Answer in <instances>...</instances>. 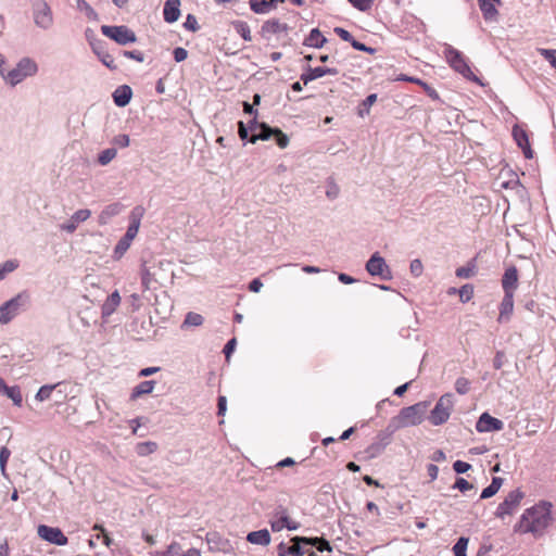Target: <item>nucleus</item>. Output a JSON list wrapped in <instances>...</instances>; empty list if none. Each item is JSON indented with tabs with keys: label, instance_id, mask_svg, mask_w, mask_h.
<instances>
[{
	"label": "nucleus",
	"instance_id": "obj_1",
	"mask_svg": "<svg viewBox=\"0 0 556 556\" xmlns=\"http://www.w3.org/2000/svg\"><path fill=\"white\" fill-rule=\"evenodd\" d=\"M552 521V504L542 502L525 510L518 523L521 532L541 535Z\"/></svg>",
	"mask_w": 556,
	"mask_h": 556
},
{
	"label": "nucleus",
	"instance_id": "obj_2",
	"mask_svg": "<svg viewBox=\"0 0 556 556\" xmlns=\"http://www.w3.org/2000/svg\"><path fill=\"white\" fill-rule=\"evenodd\" d=\"M428 402H419L401 409L397 416L393 417L388 427L389 432H395L400 428L420 425L428 409Z\"/></svg>",
	"mask_w": 556,
	"mask_h": 556
},
{
	"label": "nucleus",
	"instance_id": "obj_3",
	"mask_svg": "<svg viewBox=\"0 0 556 556\" xmlns=\"http://www.w3.org/2000/svg\"><path fill=\"white\" fill-rule=\"evenodd\" d=\"M38 71L37 62L29 56H24L18 60L15 67L10 71L4 70L1 77L7 85L15 87L26 78L37 75Z\"/></svg>",
	"mask_w": 556,
	"mask_h": 556
},
{
	"label": "nucleus",
	"instance_id": "obj_4",
	"mask_svg": "<svg viewBox=\"0 0 556 556\" xmlns=\"http://www.w3.org/2000/svg\"><path fill=\"white\" fill-rule=\"evenodd\" d=\"M29 305L30 294L27 291L18 292L0 305V325H8L22 312L27 311Z\"/></svg>",
	"mask_w": 556,
	"mask_h": 556
},
{
	"label": "nucleus",
	"instance_id": "obj_5",
	"mask_svg": "<svg viewBox=\"0 0 556 556\" xmlns=\"http://www.w3.org/2000/svg\"><path fill=\"white\" fill-rule=\"evenodd\" d=\"M444 56L450 66L465 78L473 81H478L477 76L470 70L465 56L460 51L453 48L451 45H444Z\"/></svg>",
	"mask_w": 556,
	"mask_h": 556
},
{
	"label": "nucleus",
	"instance_id": "obj_6",
	"mask_svg": "<svg viewBox=\"0 0 556 556\" xmlns=\"http://www.w3.org/2000/svg\"><path fill=\"white\" fill-rule=\"evenodd\" d=\"M31 14L35 26L42 30H49L54 25L52 9L46 0H33Z\"/></svg>",
	"mask_w": 556,
	"mask_h": 556
},
{
	"label": "nucleus",
	"instance_id": "obj_7",
	"mask_svg": "<svg viewBox=\"0 0 556 556\" xmlns=\"http://www.w3.org/2000/svg\"><path fill=\"white\" fill-rule=\"evenodd\" d=\"M454 407V396L451 393L442 395L437 402L433 409L430 412L429 421L433 426H440L445 424Z\"/></svg>",
	"mask_w": 556,
	"mask_h": 556
},
{
	"label": "nucleus",
	"instance_id": "obj_8",
	"mask_svg": "<svg viewBox=\"0 0 556 556\" xmlns=\"http://www.w3.org/2000/svg\"><path fill=\"white\" fill-rule=\"evenodd\" d=\"M101 31L104 36L109 37L110 39L114 40L118 45L125 46L128 43L136 42L137 37L136 34L129 29L127 26L121 25V26H109L103 25L101 27Z\"/></svg>",
	"mask_w": 556,
	"mask_h": 556
},
{
	"label": "nucleus",
	"instance_id": "obj_9",
	"mask_svg": "<svg viewBox=\"0 0 556 556\" xmlns=\"http://www.w3.org/2000/svg\"><path fill=\"white\" fill-rule=\"evenodd\" d=\"M270 138H275L278 147L281 149L287 148L289 144V138L286 134L278 128L269 127L265 123H262L260 130L251 136L250 142L255 143L257 140H269Z\"/></svg>",
	"mask_w": 556,
	"mask_h": 556
},
{
	"label": "nucleus",
	"instance_id": "obj_10",
	"mask_svg": "<svg viewBox=\"0 0 556 556\" xmlns=\"http://www.w3.org/2000/svg\"><path fill=\"white\" fill-rule=\"evenodd\" d=\"M366 270L370 276H378L384 280L392 278L391 269L386 263V260L378 253L375 252L367 261Z\"/></svg>",
	"mask_w": 556,
	"mask_h": 556
},
{
	"label": "nucleus",
	"instance_id": "obj_11",
	"mask_svg": "<svg viewBox=\"0 0 556 556\" xmlns=\"http://www.w3.org/2000/svg\"><path fill=\"white\" fill-rule=\"evenodd\" d=\"M270 528L274 532H279L285 528L294 531L300 528V523L290 519L286 508L280 506L276 509L274 518L270 520Z\"/></svg>",
	"mask_w": 556,
	"mask_h": 556
},
{
	"label": "nucleus",
	"instance_id": "obj_12",
	"mask_svg": "<svg viewBox=\"0 0 556 556\" xmlns=\"http://www.w3.org/2000/svg\"><path fill=\"white\" fill-rule=\"evenodd\" d=\"M522 498V493L519 490H514L507 494L505 500L497 506L495 515L504 518L506 515H511L518 507Z\"/></svg>",
	"mask_w": 556,
	"mask_h": 556
},
{
	"label": "nucleus",
	"instance_id": "obj_13",
	"mask_svg": "<svg viewBox=\"0 0 556 556\" xmlns=\"http://www.w3.org/2000/svg\"><path fill=\"white\" fill-rule=\"evenodd\" d=\"M38 535L52 544L63 546L67 544V538L64 535V533L59 528L49 527L46 525H40L38 527Z\"/></svg>",
	"mask_w": 556,
	"mask_h": 556
},
{
	"label": "nucleus",
	"instance_id": "obj_14",
	"mask_svg": "<svg viewBox=\"0 0 556 556\" xmlns=\"http://www.w3.org/2000/svg\"><path fill=\"white\" fill-rule=\"evenodd\" d=\"M393 432H389L388 427L377 435V441L372 442L367 448L366 453L370 458L380 455L383 450L390 444Z\"/></svg>",
	"mask_w": 556,
	"mask_h": 556
},
{
	"label": "nucleus",
	"instance_id": "obj_15",
	"mask_svg": "<svg viewBox=\"0 0 556 556\" xmlns=\"http://www.w3.org/2000/svg\"><path fill=\"white\" fill-rule=\"evenodd\" d=\"M503 428V421L495 417H492L489 413H483L476 424V429L480 433L501 431Z\"/></svg>",
	"mask_w": 556,
	"mask_h": 556
},
{
	"label": "nucleus",
	"instance_id": "obj_16",
	"mask_svg": "<svg viewBox=\"0 0 556 556\" xmlns=\"http://www.w3.org/2000/svg\"><path fill=\"white\" fill-rule=\"evenodd\" d=\"M91 216V211L83 208L76 211L66 223L60 225V229L67 233H73L80 223L86 222Z\"/></svg>",
	"mask_w": 556,
	"mask_h": 556
},
{
	"label": "nucleus",
	"instance_id": "obj_17",
	"mask_svg": "<svg viewBox=\"0 0 556 556\" xmlns=\"http://www.w3.org/2000/svg\"><path fill=\"white\" fill-rule=\"evenodd\" d=\"M144 210L141 206L135 207L129 215V225L127 227L124 238L132 241L137 236L143 216Z\"/></svg>",
	"mask_w": 556,
	"mask_h": 556
},
{
	"label": "nucleus",
	"instance_id": "obj_18",
	"mask_svg": "<svg viewBox=\"0 0 556 556\" xmlns=\"http://www.w3.org/2000/svg\"><path fill=\"white\" fill-rule=\"evenodd\" d=\"M513 137L517 146L522 149L526 159H531L533 156V152L531 150L526 130L520 126L515 125L513 127Z\"/></svg>",
	"mask_w": 556,
	"mask_h": 556
},
{
	"label": "nucleus",
	"instance_id": "obj_19",
	"mask_svg": "<svg viewBox=\"0 0 556 556\" xmlns=\"http://www.w3.org/2000/svg\"><path fill=\"white\" fill-rule=\"evenodd\" d=\"M338 73V70L334 67H308L307 72L301 75V80L304 85H307L309 81L324 77L325 75H337Z\"/></svg>",
	"mask_w": 556,
	"mask_h": 556
},
{
	"label": "nucleus",
	"instance_id": "obj_20",
	"mask_svg": "<svg viewBox=\"0 0 556 556\" xmlns=\"http://www.w3.org/2000/svg\"><path fill=\"white\" fill-rule=\"evenodd\" d=\"M291 542L293 543L291 546L287 545L286 543L281 542L277 546V554L278 556H304L306 554V551L303 548L302 545H304L303 542H296L295 536L291 539Z\"/></svg>",
	"mask_w": 556,
	"mask_h": 556
},
{
	"label": "nucleus",
	"instance_id": "obj_21",
	"mask_svg": "<svg viewBox=\"0 0 556 556\" xmlns=\"http://www.w3.org/2000/svg\"><path fill=\"white\" fill-rule=\"evenodd\" d=\"M501 0H478L479 8L482 15L488 22H495L498 17V11L496 4H500Z\"/></svg>",
	"mask_w": 556,
	"mask_h": 556
},
{
	"label": "nucleus",
	"instance_id": "obj_22",
	"mask_svg": "<svg viewBox=\"0 0 556 556\" xmlns=\"http://www.w3.org/2000/svg\"><path fill=\"white\" fill-rule=\"evenodd\" d=\"M518 285V270L515 266L507 268L502 278L504 293H514Z\"/></svg>",
	"mask_w": 556,
	"mask_h": 556
},
{
	"label": "nucleus",
	"instance_id": "obj_23",
	"mask_svg": "<svg viewBox=\"0 0 556 556\" xmlns=\"http://www.w3.org/2000/svg\"><path fill=\"white\" fill-rule=\"evenodd\" d=\"M289 26L286 23L279 22V20L273 18L264 22L261 28V35L264 38H269L270 35L278 33H287Z\"/></svg>",
	"mask_w": 556,
	"mask_h": 556
},
{
	"label": "nucleus",
	"instance_id": "obj_24",
	"mask_svg": "<svg viewBox=\"0 0 556 556\" xmlns=\"http://www.w3.org/2000/svg\"><path fill=\"white\" fill-rule=\"evenodd\" d=\"M180 0H166L163 9V16L165 22L174 23L180 16Z\"/></svg>",
	"mask_w": 556,
	"mask_h": 556
},
{
	"label": "nucleus",
	"instance_id": "obj_25",
	"mask_svg": "<svg viewBox=\"0 0 556 556\" xmlns=\"http://www.w3.org/2000/svg\"><path fill=\"white\" fill-rule=\"evenodd\" d=\"M112 97L117 106L124 108L130 102L132 90L129 86L122 85L114 90Z\"/></svg>",
	"mask_w": 556,
	"mask_h": 556
},
{
	"label": "nucleus",
	"instance_id": "obj_26",
	"mask_svg": "<svg viewBox=\"0 0 556 556\" xmlns=\"http://www.w3.org/2000/svg\"><path fill=\"white\" fill-rule=\"evenodd\" d=\"M514 311V293H504L503 300L500 305L498 321L509 320Z\"/></svg>",
	"mask_w": 556,
	"mask_h": 556
},
{
	"label": "nucleus",
	"instance_id": "obj_27",
	"mask_svg": "<svg viewBox=\"0 0 556 556\" xmlns=\"http://www.w3.org/2000/svg\"><path fill=\"white\" fill-rule=\"evenodd\" d=\"M123 204L118 202L106 205L99 214V224L106 225L114 216H117L123 211Z\"/></svg>",
	"mask_w": 556,
	"mask_h": 556
},
{
	"label": "nucleus",
	"instance_id": "obj_28",
	"mask_svg": "<svg viewBox=\"0 0 556 556\" xmlns=\"http://www.w3.org/2000/svg\"><path fill=\"white\" fill-rule=\"evenodd\" d=\"M295 541L296 542H303L304 545L314 546L319 552H325V551L331 552L332 551V547H331L330 543L326 539H324V538H318V536H315V538L295 536Z\"/></svg>",
	"mask_w": 556,
	"mask_h": 556
},
{
	"label": "nucleus",
	"instance_id": "obj_29",
	"mask_svg": "<svg viewBox=\"0 0 556 556\" xmlns=\"http://www.w3.org/2000/svg\"><path fill=\"white\" fill-rule=\"evenodd\" d=\"M247 541L254 545L267 546L270 543V533L267 529L252 531L247 535Z\"/></svg>",
	"mask_w": 556,
	"mask_h": 556
},
{
	"label": "nucleus",
	"instance_id": "obj_30",
	"mask_svg": "<svg viewBox=\"0 0 556 556\" xmlns=\"http://www.w3.org/2000/svg\"><path fill=\"white\" fill-rule=\"evenodd\" d=\"M121 303V295L118 291L112 292L102 305V317L111 316Z\"/></svg>",
	"mask_w": 556,
	"mask_h": 556
},
{
	"label": "nucleus",
	"instance_id": "obj_31",
	"mask_svg": "<svg viewBox=\"0 0 556 556\" xmlns=\"http://www.w3.org/2000/svg\"><path fill=\"white\" fill-rule=\"evenodd\" d=\"M91 46L93 52L98 55L99 60L102 62L103 65L111 70L116 68V65L114 64V58L103 49L101 41L92 43Z\"/></svg>",
	"mask_w": 556,
	"mask_h": 556
},
{
	"label": "nucleus",
	"instance_id": "obj_32",
	"mask_svg": "<svg viewBox=\"0 0 556 556\" xmlns=\"http://www.w3.org/2000/svg\"><path fill=\"white\" fill-rule=\"evenodd\" d=\"M278 0H250V8L256 14H265L275 9V2Z\"/></svg>",
	"mask_w": 556,
	"mask_h": 556
},
{
	"label": "nucleus",
	"instance_id": "obj_33",
	"mask_svg": "<svg viewBox=\"0 0 556 556\" xmlns=\"http://www.w3.org/2000/svg\"><path fill=\"white\" fill-rule=\"evenodd\" d=\"M327 39L321 35L318 28H313L304 40V45L312 48H321Z\"/></svg>",
	"mask_w": 556,
	"mask_h": 556
},
{
	"label": "nucleus",
	"instance_id": "obj_34",
	"mask_svg": "<svg viewBox=\"0 0 556 556\" xmlns=\"http://www.w3.org/2000/svg\"><path fill=\"white\" fill-rule=\"evenodd\" d=\"M154 386H155V381L144 380L132 389L130 397L132 400H136L144 394H150L153 391Z\"/></svg>",
	"mask_w": 556,
	"mask_h": 556
},
{
	"label": "nucleus",
	"instance_id": "obj_35",
	"mask_svg": "<svg viewBox=\"0 0 556 556\" xmlns=\"http://www.w3.org/2000/svg\"><path fill=\"white\" fill-rule=\"evenodd\" d=\"M503 481H504L503 478L494 477L492 479L491 484L482 490L480 497L482 500H485V498H489V497H492L493 495H495L498 492V490L501 489Z\"/></svg>",
	"mask_w": 556,
	"mask_h": 556
},
{
	"label": "nucleus",
	"instance_id": "obj_36",
	"mask_svg": "<svg viewBox=\"0 0 556 556\" xmlns=\"http://www.w3.org/2000/svg\"><path fill=\"white\" fill-rule=\"evenodd\" d=\"M61 386H62V382H58L54 384H45V386L40 387V389L38 390V392L35 395L36 401L45 402V401L49 400L51 397L53 390H55L56 388H59Z\"/></svg>",
	"mask_w": 556,
	"mask_h": 556
},
{
	"label": "nucleus",
	"instance_id": "obj_37",
	"mask_svg": "<svg viewBox=\"0 0 556 556\" xmlns=\"http://www.w3.org/2000/svg\"><path fill=\"white\" fill-rule=\"evenodd\" d=\"M2 394L7 395L9 399H11L15 406H17V407L22 406L23 396H22L20 387H17V386L8 387L7 386Z\"/></svg>",
	"mask_w": 556,
	"mask_h": 556
},
{
	"label": "nucleus",
	"instance_id": "obj_38",
	"mask_svg": "<svg viewBox=\"0 0 556 556\" xmlns=\"http://www.w3.org/2000/svg\"><path fill=\"white\" fill-rule=\"evenodd\" d=\"M203 321H204V318L202 315H200L198 313L189 312L185 317L181 328L198 327V326H201L203 324Z\"/></svg>",
	"mask_w": 556,
	"mask_h": 556
},
{
	"label": "nucleus",
	"instance_id": "obj_39",
	"mask_svg": "<svg viewBox=\"0 0 556 556\" xmlns=\"http://www.w3.org/2000/svg\"><path fill=\"white\" fill-rule=\"evenodd\" d=\"M157 450V444L152 441L140 442L136 446V452L139 456H148Z\"/></svg>",
	"mask_w": 556,
	"mask_h": 556
},
{
	"label": "nucleus",
	"instance_id": "obj_40",
	"mask_svg": "<svg viewBox=\"0 0 556 556\" xmlns=\"http://www.w3.org/2000/svg\"><path fill=\"white\" fill-rule=\"evenodd\" d=\"M233 28L245 41L252 40L251 29L247 22L236 21L233 22Z\"/></svg>",
	"mask_w": 556,
	"mask_h": 556
},
{
	"label": "nucleus",
	"instance_id": "obj_41",
	"mask_svg": "<svg viewBox=\"0 0 556 556\" xmlns=\"http://www.w3.org/2000/svg\"><path fill=\"white\" fill-rule=\"evenodd\" d=\"M117 155V150L115 148H108L101 151L98 155V163L102 166L108 165L111 161H113Z\"/></svg>",
	"mask_w": 556,
	"mask_h": 556
},
{
	"label": "nucleus",
	"instance_id": "obj_42",
	"mask_svg": "<svg viewBox=\"0 0 556 556\" xmlns=\"http://www.w3.org/2000/svg\"><path fill=\"white\" fill-rule=\"evenodd\" d=\"M377 101V94L371 93L367 96V98L361 103L358 106V115L361 117H364L369 114L370 106Z\"/></svg>",
	"mask_w": 556,
	"mask_h": 556
},
{
	"label": "nucleus",
	"instance_id": "obj_43",
	"mask_svg": "<svg viewBox=\"0 0 556 556\" xmlns=\"http://www.w3.org/2000/svg\"><path fill=\"white\" fill-rule=\"evenodd\" d=\"M141 285L144 290H149L151 288L152 281H154V275L150 271V269L142 264L141 266Z\"/></svg>",
	"mask_w": 556,
	"mask_h": 556
},
{
	"label": "nucleus",
	"instance_id": "obj_44",
	"mask_svg": "<svg viewBox=\"0 0 556 556\" xmlns=\"http://www.w3.org/2000/svg\"><path fill=\"white\" fill-rule=\"evenodd\" d=\"M17 266L18 263L14 260H8L0 264V281L3 280L8 274L14 271Z\"/></svg>",
	"mask_w": 556,
	"mask_h": 556
},
{
	"label": "nucleus",
	"instance_id": "obj_45",
	"mask_svg": "<svg viewBox=\"0 0 556 556\" xmlns=\"http://www.w3.org/2000/svg\"><path fill=\"white\" fill-rule=\"evenodd\" d=\"M475 269L476 265L471 262L467 266L458 267L455 274L458 278L468 279L473 276Z\"/></svg>",
	"mask_w": 556,
	"mask_h": 556
},
{
	"label": "nucleus",
	"instance_id": "obj_46",
	"mask_svg": "<svg viewBox=\"0 0 556 556\" xmlns=\"http://www.w3.org/2000/svg\"><path fill=\"white\" fill-rule=\"evenodd\" d=\"M468 539L467 538H459L455 545L453 546V552L455 556H467V545H468Z\"/></svg>",
	"mask_w": 556,
	"mask_h": 556
},
{
	"label": "nucleus",
	"instance_id": "obj_47",
	"mask_svg": "<svg viewBox=\"0 0 556 556\" xmlns=\"http://www.w3.org/2000/svg\"><path fill=\"white\" fill-rule=\"evenodd\" d=\"M11 452L7 446L0 448V470L3 476H7V463L10 458Z\"/></svg>",
	"mask_w": 556,
	"mask_h": 556
},
{
	"label": "nucleus",
	"instance_id": "obj_48",
	"mask_svg": "<svg viewBox=\"0 0 556 556\" xmlns=\"http://www.w3.org/2000/svg\"><path fill=\"white\" fill-rule=\"evenodd\" d=\"M473 295V287L471 285H465L459 289V299L463 303L471 300Z\"/></svg>",
	"mask_w": 556,
	"mask_h": 556
},
{
	"label": "nucleus",
	"instance_id": "obj_49",
	"mask_svg": "<svg viewBox=\"0 0 556 556\" xmlns=\"http://www.w3.org/2000/svg\"><path fill=\"white\" fill-rule=\"evenodd\" d=\"M469 380L464 377H460L455 381V390L459 394H466L469 391Z\"/></svg>",
	"mask_w": 556,
	"mask_h": 556
},
{
	"label": "nucleus",
	"instance_id": "obj_50",
	"mask_svg": "<svg viewBox=\"0 0 556 556\" xmlns=\"http://www.w3.org/2000/svg\"><path fill=\"white\" fill-rule=\"evenodd\" d=\"M349 2L359 11L366 12L370 10L372 0H349Z\"/></svg>",
	"mask_w": 556,
	"mask_h": 556
},
{
	"label": "nucleus",
	"instance_id": "obj_51",
	"mask_svg": "<svg viewBox=\"0 0 556 556\" xmlns=\"http://www.w3.org/2000/svg\"><path fill=\"white\" fill-rule=\"evenodd\" d=\"M163 556H182V548L180 544L177 542L170 543Z\"/></svg>",
	"mask_w": 556,
	"mask_h": 556
},
{
	"label": "nucleus",
	"instance_id": "obj_52",
	"mask_svg": "<svg viewBox=\"0 0 556 556\" xmlns=\"http://www.w3.org/2000/svg\"><path fill=\"white\" fill-rule=\"evenodd\" d=\"M453 489H457L460 492L465 493L469 490H472L473 485L464 478H457L453 485Z\"/></svg>",
	"mask_w": 556,
	"mask_h": 556
},
{
	"label": "nucleus",
	"instance_id": "obj_53",
	"mask_svg": "<svg viewBox=\"0 0 556 556\" xmlns=\"http://www.w3.org/2000/svg\"><path fill=\"white\" fill-rule=\"evenodd\" d=\"M184 26L190 31H197L200 28L197 17L192 14L187 15Z\"/></svg>",
	"mask_w": 556,
	"mask_h": 556
},
{
	"label": "nucleus",
	"instance_id": "obj_54",
	"mask_svg": "<svg viewBox=\"0 0 556 556\" xmlns=\"http://www.w3.org/2000/svg\"><path fill=\"white\" fill-rule=\"evenodd\" d=\"M409 270H410V274L414 276V277H419L421 276L422 271H424V266H422V263L420 260L416 258V260H413L410 262V265H409Z\"/></svg>",
	"mask_w": 556,
	"mask_h": 556
},
{
	"label": "nucleus",
	"instance_id": "obj_55",
	"mask_svg": "<svg viewBox=\"0 0 556 556\" xmlns=\"http://www.w3.org/2000/svg\"><path fill=\"white\" fill-rule=\"evenodd\" d=\"M130 243V240H127L126 238L123 237L115 247V254L123 255L129 249Z\"/></svg>",
	"mask_w": 556,
	"mask_h": 556
},
{
	"label": "nucleus",
	"instance_id": "obj_56",
	"mask_svg": "<svg viewBox=\"0 0 556 556\" xmlns=\"http://www.w3.org/2000/svg\"><path fill=\"white\" fill-rule=\"evenodd\" d=\"M540 53L547 60L551 65L556 70V50L541 49Z\"/></svg>",
	"mask_w": 556,
	"mask_h": 556
},
{
	"label": "nucleus",
	"instance_id": "obj_57",
	"mask_svg": "<svg viewBox=\"0 0 556 556\" xmlns=\"http://www.w3.org/2000/svg\"><path fill=\"white\" fill-rule=\"evenodd\" d=\"M339 187L333 182L329 181L327 185L326 195L330 200H334L339 195Z\"/></svg>",
	"mask_w": 556,
	"mask_h": 556
},
{
	"label": "nucleus",
	"instance_id": "obj_58",
	"mask_svg": "<svg viewBox=\"0 0 556 556\" xmlns=\"http://www.w3.org/2000/svg\"><path fill=\"white\" fill-rule=\"evenodd\" d=\"M174 59L177 63L185 61L188 58V51L182 47H177L173 51Z\"/></svg>",
	"mask_w": 556,
	"mask_h": 556
},
{
	"label": "nucleus",
	"instance_id": "obj_59",
	"mask_svg": "<svg viewBox=\"0 0 556 556\" xmlns=\"http://www.w3.org/2000/svg\"><path fill=\"white\" fill-rule=\"evenodd\" d=\"M113 143L121 148H127L130 143L129 136L125 134L118 135L113 138Z\"/></svg>",
	"mask_w": 556,
	"mask_h": 556
},
{
	"label": "nucleus",
	"instance_id": "obj_60",
	"mask_svg": "<svg viewBox=\"0 0 556 556\" xmlns=\"http://www.w3.org/2000/svg\"><path fill=\"white\" fill-rule=\"evenodd\" d=\"M470 468H471V465L466 462H463V460H456L453 464V469L455 470L456 473H465Z\"/></svg>",
	"mask_w": 556,
	"mask_h": 556
},
{
	"label": "nucleus",
	"instance_id": "obj_61",
	"mask_svg": "<svg viewBox=\"0 0 556 556\" xmlns=\"http://www.w3.org/2000/svg\"><path fill=\"white\" fill-rule=\"evenodd\" d=\"M124 56L128 59L136 60L137 62H143L144 61V54L139 50H132V51H124Z\"/></svg>",
	"mask_w": 556,
	"mask_h": 556
},
{
	"label": "nucleus",
	"instance_id": "obj_62",
	"mask_svg": "<svg viewBox=\"0 0 556 556\" xmlns=\"http://www.w3.org/2000/svg\"><path fill=\"white\" fill-rule=\"evenodd\" d=\"M334 33L344 41L350 42L353 41V36L342 27H336Z\"/></svg>",
	"mask_w": 556,
	"mask_h": 556
},
{
	"label": "nucleus",
	"instance_id": "obj_63",
	"mask_svg": "<svg viewBox=\"0 0 556 556\" xmlns=\"http://www.w3.org/2000/svg\"><path fill=\"white\" fill-rule=\"evenodd\" d=\"M351 45L352 47L355 49V50H358V51H364V52H368L370 54H372L375 52V49L374 48H370V47H367L366 45L355 40L353 38V41H351Z\"/></svg>",
	"mask_w": 556,
	"mask_h": 556
},
{
	"label": "nucleus",
	"instance_id": "obj_64",
	"mask_svg": "<svg viewBox=\"0 0 556 556\" xmlns=\"http://www.w3.org/2000/svg\"><path fill=\"white\" fill-rule=\"evenodd\" d=\"M505 354L502 351H497L493 359V366L495 369H501L504 365Z\"/></svg>",
	"mask_w": 556,
	"mask_h": 556
}]
</instances>
